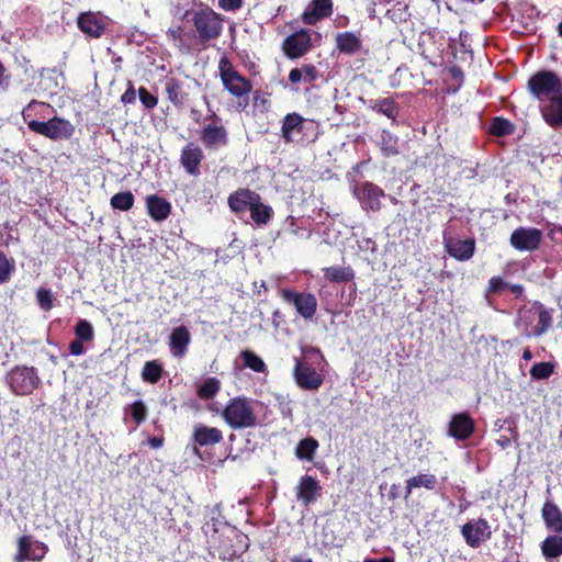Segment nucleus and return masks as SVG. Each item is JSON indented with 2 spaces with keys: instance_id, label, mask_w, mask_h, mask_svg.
<instances>
[{
  "instance_id": "obj_1",
  "label": "nucleus",
  "mask_w": 562,
  "mask_h": 562,
  "mask_svg": "<svg viewBox=\"0 0 562 562\" xmlns=\"http://www.w3.org/2000/svg\"><path fill=\"white\" fill-rule=\"evenodd\" d=\"M553 323V311L539 302L530 306H522L518 311L516 325L522 334L530 337H540L546 334Z\"/></svg>"
},
{
  "instance_id": "obj_2",
  "label": "nucleus",
  "mask_w": 562,
  "mask_h": 562,
  "mask_svg": "<svg viewBox=\"0 0 562 562\" xmlns=\"http://www.w3.org/2000/svg\"><path fill=\"white\" fill-rule=\"evenodd\" d=\"M36 105L44 106L45 103L33 100L22 111V116L32 132L55 140L68 138L72 134L74 128L71 124L68 121L59 117H53L46 122L29 120V117L31 116L30 111L33 106Z\"/></svg>"
},
{
  "instance_id": "obj_3",
  "label": "nucleus",
  "mask_w": 562,
  "mask_h": 562,
  "mask_svg": "<svg viewBox=\"0 0 562 562\" xmlns=\"http://www.w3.org/2000/svg\"><path fill=\"white\" fill-rule=\"evenodd\" d=\"M222 416L233 429L251 428L257 424L251 402L245 397L232 398L225 406Z\"/></svg>"
},
{
  "instance_id": "obj_4",
  "label": "nucleus",
  "mask_w": 562,
  "mask_h": 562,
  "mask_svg": "<svg viewBox=\"0 0 562 562\" xmlns=\"http://www.w3.org/2000/svg\"><path fill=\"white\" fill-rule=\"evenodd\" d=\"M528 90L540 102L554 98L562 93V82L552 71L541 70L531 76L528 80Z\"/></svg>"
},
{
  "instance_id": "obj_5",
  "label": "nucleus",
  "mask_w": 562,
  "mask_h": 562,
  "mask_svg": "<svg viewBox=\"0 0 562 562\" xmlns=\"http://www.w3.org/2000/svg\"><path fill=\"white\" fill-rule=\"evenodd\" d=\"M218 70L224 88L236 98H245L244 106H246L248 94L252 89L250 81L243 77L225 57L220 60Z\"/></svg>"
},
{
  "instance_id": "obj_6",
  "label": "nucleus",
  "mask_w": 562,
  "mask_h": 562,
  "mask_svg": "<svg viewBox=\"0 0 562 562\" xmlns=\"http://www.w3.org/2000/svg\"><path fill=\"white\" fill-rule=\"evenodd\" d=\"M7 383L15 395H29L37 389L41 379L35 368L18 366L7 374Z\"/></svg>"
},
{
  "instance_id": "obj_7",
  "label": "nucleus",
  "mask_w": 562,
  "mask_h": 562,
  "mask_svg": "<svg viewBox=\"0 0 562 562\" xmlns=\"http://www.w3.org/2000/svg\"><path fill=\"white\" fill-rule=\"evenodd\" d=\"M192 21L201 42L217 38L222 33V21L218 14L211 9H202L194 12Z\"/></svg>"
},
{
  "instance_id": "obj_8",
  "label": "nucleus",
  "mask_w": 562,
  "mask_h": 562,
  "mask_svg": "<svg viewBox=\"0 0 562 562\" xmlns=\"http://www.w3.org/2000/svg\"><path fill=\"white\" fill-rule=\"evenodd\" d=\"M461 535L469 547L477 549L491 539L492 530L486 519L477 518L465 522L461 527Z\"/></svg>"
},
{
  "instance_id": "obj_9",
  "label": "nucleus",
  "mask_w": 562,
  "mask_h": 562,
  "mask_svg": "<svg viewBox=\"0 0 562 562\" xmlns=\"http://www.w3.org/2000/svg\"><path fill=\"white\" fill-rule=\"evenodd\" d=\"M200 139L209 149H217L228 144V134L222 120L214 115L200 133Z\"/></svg>"
},
{
  "instance_id": "obj_10",
  "label": "nucleus",
  "mask_w": 562,
  "mask_h": 562,
  "mask_svg": "<svg viewBox=\"0 0 562 562\" xmlns=\"http://www.w3.org/2000/svg\"><path fill=\"white\" fill-rule=\"evenodd\" d=\"M353 195L358 199L361 207L364 211L373 212H376L381 209V200L385 196L382 189L369 181L355 186Z\"/></svg>"
},
{
  "instance_id": "obj_11",
  "label": "nucleus",
  "mask_w": 562,
  "mask_h": 562,
  "mask_svg": "<svg viewBox=\"0 0 562 562\" xmlns=\"http://www.w3.org/2000/svg\"><path fill=\"white\" fill-rule=\"evenodd\" d=\"M542 240V232L535 227H518L509 238L510 246L519 251H533Z\"/></svg>"
},
{
  "instance_id": "obj_12",
  "label": "nucleus",
  "mask_w": 562,
  "mask_h": 562,
  "mask_svg": "<svg viewBox=\"0 0 562 562\" xmlns=\"http://www.w3.org/2000/svg\"><path fill=\"white\" fill-rule=\"evenodd\" d=\"M283 300L294 305L296 312L305 319L312 318L317 310V300L312 293L282 290Z\"/></svg>"
},
{
  "instance_id": "obj_13",
  "label": "nucleus",
  "mask_w": 562,
  "mask_h": 562,
  "mask_svg": "<svg viewBox=\"0 0 562 562\" xmlns=\"http://www.w3.org/2000/svg\"><path fill=\"white\" fill-rule=\"evenodd\" d=\"M293 375L296 384L305 391H316L323 384V376L311 363L296 360Z\"/></svg>"
},
{
  "instance_id": "obj_14",
  "label": "nucleus",
  "mask_w": 562,
  "mask_h": 562,
  "mask_svg": "<svg viewBox=\"0 0 562 562\" xmlns=\"http://www.w3.org/2000/svg\"><path fill=\"white\" fill-rule=\"evenodd\" d=\"M310 125H312V122H308L299 113H289L282 122V137L286 143L300 142Z\"/></svg>"
},
{
  "instance_id": "obj_15",
  "label": "nucleus",
  "mask_w": 562,
  "mask_h": 562,
  "mask_svg": "<svg viewBox=\"0 0 562 562\" xmlns=\"http://www.w3.org/2000/svg\"><path fill=\"white\" fill-rule=\"evenodd\" d=\"M311 34L307 30L297 31L288 36L282 45L284 54L291 58H300L311 48Z\"/></svg>"
},
{
  "instance_id": "obj_16",
  "label": "nucleus",
  "mask_w": 562,
  "mask_h": 562,
  "mask_svg": "<svg viewBox=\"0 0 562 562\" xmlns=\"http://www.w3.org/2000/svg\"><path fill=\"white\" fill-rule=\"evenodd\" d=\"M321 490L322 487L317 479L307 474L303 475L295 487L296 499L303 505L308 506L317 501Z\"/></svg>"
},
{
  "instance_id": "obj_17",
  "label": "nucleus",
  "mask_w": 562,
  "mask_h": 562,
  "mask_svg": "<svg viewBox=\"0 0 562 562\" xmlns=\"http://www.w3.org/2000/svg\"><path fill=\"white\" fill-rule=\"evenodd\" d=\"M191 342V334L184 325L173 328L169 335L168 346L170 355L176 359H182Z\"/></svg>"
},
{
  "instance_id": "obj_18",
  "label": "nucleus",
  "mask_w": 562,
  "mask_h": 562,
  "mask_svg": "<svg viewBox=\"0 0 562 562\" xmlns=\"http://www.w3.org/2000/svg\"><path fill=\"white\" fill-rule=\"evenodd\" d=\"M474 431V422L467 413H458L451 417L448 435L456 440H467Z\"/></svg>"
},
{
  "instance_id": "obj_19",
  "label": "nucleus",
  "mask_w": 562,
  "mask_h": 562,
  "mask_svg": "<svg viewBox=\"0 0 562 562\" xmlns=\"http://www.w3.org/2000/svg\"><path fill=\"white\" fill-rule=\"evenodd\" d=\"M203 159V150L194 143L187 144L180 156V162L184 170L191 176L200 175V164Z\"/></svg>"
},
{
  "instance_id": "obj_20",
  "label": "nucleus",
  "mask_w": 562,
  "mask_h": 562,
  "mask_svg": "<svg viewBox=\"0 0 562 562\" xmlns=\"http://www.w3.org/2000/svg\"><path fill=\"white\" fill-rule=\"evenodd\" d=\"M443 245L447 252L458 260H469L474 254V241L472 239H454L445 233Z\"/></svg>"
},
{
  "instance_id": "obj_21",
  "label": "nucleus",
  "mask_w": 562,
  "mask_h": 562,
  "mask_svg": "<svg viewBox=\"0 0 562 562\" xmlns=\"http://www.w3.org/2000/svg\"><path fill=\"white\" fill-rule=\"evenodd\" d=\"M19 553L15 557L16 562L25 560L41 561L46 554L47 548L42 542H32L26 536L19 539Z\"/></svg>"
},
{
  "instance_id": "obj_22",
  "label": "nucleus",
  "mask_w": 562,
  "mask_h": 562,
  "mask_svg": "<svg viewBox=\"0 0 562 562\" xmlns=\"http://www.w3.org/2000/svg\"><path fill=\"white\" fill-rule=\"evenodd\" d=\"M541 115L553 128H562V92L543 102Z\"/></svg>"
},
{
  "instance_id": "obj_23",
  "label": "nucleus",
  "mask_w": 562,
  "mask_h": 562,
  "mask_svg": "<svg viewBox=\"0 0 562 562\" xmlns=\"http://www.w3.org/2000/svg\"><path fill=\"white\" fill-rule=\"evenodd\" d=\"M77 24L82 33L93 38H99L105 31L103 21L92 12L81 13Z\"/></svg>"
},
{
  "instance_id": "obj_24",
  "label": "nucleus",
  "mask_w": 562,
  "mask_h": 562,
  "mask_svg": "<svg viewBox=\"0 0 562 562\" xmlns=\"http://www.w3.org/2000/svg\"><path fill=\"white\" fill-rule=\"evenodd\" d=\"M254 201H257V193L248 189H243L229 195L228 205L234 213L241 217L244 213L249 211Z\"/></svg>"
},
{
  "instance_id": "obj_25",
  "label": "nucleus",
  "mask_w": 562,
  "mask_h": 562,
  "mask_svg": "<svg viewBox=\"0 0 562 562\" xmlns=\"http://www.w3.org/2000/svg\"><path fill=\"white\" fill-rule=\"evenodd\" d=\"M331 12V0H313L303 13V21L305 24H314L317 20L329 16Z\"/></svg>"
},
{
  "instance_id": "obj_26",
  "label": "nucleus",
  "mask_w": 562,
  "mask_h": 562,
  "mask_svg": "<svg viewBox=\"0 0 562 562\" xmlns=\"http://www.w3.org/2000/svg\"><path fill=\"white\" fill-rule=\"evenodd\" d=\"M192 438L200 446L215 445L222 441L223 434L215 427L198 424L193 428Z\"/></svg>"
},
{
  "instance_id": "obj_27",
  "label": "nucleus",
  "mask_w": 562,
  "mask_h": 562,
  "mask_svg": "<svg viewBox=\"0 0 562 562\" xmlns=\"http://www.w3.org/2000/svg\"><path fill=\"white\" fill-rule=\"evenodd\" d=\"M541 515L549 530L555 533H562V512L554 503L546 502Z\"/></svg>"
},
{
  "instance_id": "obj_28",
  "label": "nucleus",
  "mask_w": 562,
  "mask_h": 562,
  "mask_svg": "<svg viewBox=\"0 0 562 562\" xmlns=\"http://www.w3.org/2000/svg\"><path fill=\"white\" fill-rule=\"evenodd\" d=\"M146 206L149 216L157 222L165 221L171 212V204L157 195H149L146 199Z\"/></svg>"
},
{
  "instance_id": "obj_29",
  "label": "nucleus",
  "mask_w": 562,
  "mask_h": 562,
  "mask_svg": "<svg viewBox=\"0 0 562 562\" xmlns=\"http://www.w3.org/2000/svg\"><path fill=\"white\" fill-rule=\"evenodd\" d=\"M336 47L340 53L353 55L361 48V40L353 32H340L336 35Z\"/></svg>"
},
{
  "instance_id": "obj_30",
  "label": "nucleus",
  "mask_w": 562,
  "mask_h": 562,
  "mask_svg": "<svg viewBox=\"0 0 562 562\" xmlns=\"http://www.w3.org/2000/svg\"><path fill=\"white\" fill-rule=\"evenodd\" d=\"M165 90L170 102L181 108L188 100V93L184 90V82L175 78H169L165 83Z\"/></svg>"
},
{
  "instance_id": "obj_31",
  "label": "nucleus",
  "mask_w": 562,
  "mask_h": 562,
  "mask_svg": "<svg viewBox=\"0 0 562 562\" xmlns=\"http://www.w3.org/2000/svg\"><path fill=\"white\" fill-rule=\"evenodd\" d=\"M376 144L382 155L385 157L398 154V137L386 130H382L376 135Z\"/></svg>"
},
{
  "instance_id": "obj_32",
  "label": "nucleus",
  "mask_w": 562,
  "mask_h": 562,
  "mask_svg": "<svg viewBox=\"0 0 562 562\" xmlns=\"http://www.w3.org/2000/svg\"><path fill=\"white\" fill-rule=\"evenodd\" d=\"M318 77V71L314 65L305 64L300 68H293L289 74V80L292 85L300 82H314Z\"/></svg>"
},
{
  "instance_id": "obj_33",
  "label": "nucleus",
  "mask_w": 562,
  "mask_h": 562,
  "mask_svg": "<svg viewBox=\"0 0 562 562\" xmlns=\"http://www.w3.org/2000/svg\"><path fill=\"white\" fill-rule=\"evenodd\" d=\"M250 217L258 226L266 225L273 215V210L261 202V198L257 194V201H254L249 209Z\"/></svg>"
},
{
  "instance_id": "obj_34",
  "label": "nucleus",
  "mask_w": 562,
  "mask_h": 562,
  "mask_svg": "<svg viewBox=\"0 0 562 562\" xmlns=\"http://www.w3.org/2000/svg\"><path fill=\"white\" fill-rule=\"evenodd\" d=\"M541 552L547 561L562 555V536L560 533L548 536L541 543Z\"/></svg>"
},
{
  "instance_id": "obj_35",
  "label": "nucleus",
  "mask_w": 562,
  "mask_h": 562,
  "mask_svg": "<svg viewBox=\"0 0 562 562\" xmlns=\"http://www.w3.org/2000/svg\"><path fill=\"white\" fill-rule=\"evenodd\" d=\"M319 445L313 437L302 439L295 447V457L302 461H313Z\"/></svg>"
},
{
  "instance_id": "obj_36",
  "label": "nucleus",
  "mask_w": 562,
  "mask_h": 562,
  "mask_svg": "<svg viewBox=\"0 0 562 562\" xmlns=\"http://www.w3.org/2000/svg\"><path fill=\"white\" fill-rule=\"evenodd\" d=\"M436 483L437 479L434 474L415 475L407 480L405 498L412 494L413 488L425 487L427 490H434Z\"/></svg>"
},
{
  "instance_id": "obj_37",
  "label": "nucleus",
  "mask_w": 562,
  "mask_h": 562,
  "mask_svg": "<svg viewBox=\"0 0 562 562\" xmlns=\"http://www.w3.org/2000/svg\"><path fill=\"white\" fill-rule=\"evenodd\" d=\"M353 276V270L350 267H329L325 270L326 279L333 282H346Z\"/></svg>"
},
{
  "instance_id": "obj_38",
  "label": "nucleus",
  "mask_w": 562,
  "mask_h": 562,
  "mask_svg": "<svg viewBox=\"0 0 562 562\" xmlns=\"http://www.w3.org/2000/svg\"><path fill=\"white\" fill-rule=\"evenodd\" d=\"M134 195L131 191L119 192L111 198V206L119 211H128L134 205Z\"/></svg>"
},
{
  "instance_id": "obj_39",
  "label": "nucleus",
  "mask_w": 562,
  "mask_h": 562,
  "mask_svg": "<svg viewBox=\"0 0 562 562\" xmlns=\"http://www.w3.org/2000/svg\"><path fill=\"white\" fill-rule=\"evenodd\" d=\"M162 374V367L158 361H147L144 364L143 371H142V378L144 381L149 382L151 384L157 383Z\"/></svg>"
},
{
  "instance_id": "obj_40",
  "label": "nucleus",
  "mask_w": 562,
  "mask_h": 562,
  "mask_svg": "<svg viewBox=\"0 0 562 562\" xmlns=\"http://www.w3.org/2000/svg\"><path fill=\"white\" fill-rule=\"evenodd\" d=\"M373 110L376 112L387 116L393 122H395L396 116L398 114V106L396 102L390 98H384L375 103Z\"/></svg>"
},
{
  "instance_id": "obj_41",
  "label": "nucleus",
  "mask_w": 562,
  "mask_h": 562,
  "mask_svg": "<svg viewBox=\"0 0 562 562\" xmlns=\"http://www.w3.org/2000/svg\"><path fill=\"white\" fill-rule=\"evenodd\" d=\"M240 356L244 360L245 367L254 370L255 372H259V373L266 372V370H267L266 363L263 362V360L261 358H259L252 351L245 350L240 353Z\"/></svg>"
},
{
  "instance_id": "obj_42",
  "label": "nucleus",
  "mask_w": 562,
  "mask_h": 562,
  "mask_svg": "<svg viewBox=\"0 0 562 562\" xmlns=\"http://www.w3.org/2000/svg\"><path fill=\"white\" fill-rule=\"evenodd\" d=\"M514 128V124L509 120L503 117H494L491 123L490 131L493 135L505 136L512 134Z\"/></svg>"
},
{
  "instance_id": "obj_43",
  "label": "nucleus",
  "mask_w": 562,
  "mask_h": 562,
  "mask_svg": "<svg viewBox=\"0 0 562 562\" xmlns=\"http://www.w3.org/2000/svg\"><path fill=\"white\" fill-rule=\"evenodd\" d=\"M220 391V381L216 378H207L198 389L202 398H212Z\"/></svg>"
},
{
  "instance_id": "obj_44",
  "label": "nucleus",
  "mask_w": 562,
  "mask_h": 562,
  "mask_svg": "<svg viewBox=\"0 0 562 562\" xmlns=\"http://www.w3.org/2000/svg\"><path fill=\"white\" fill-rule=\"evenodd\" d=\"M553 371L554 367L550 362H538L530 369V375L533 380H544L551 376Z\"/></svg>"
},
{
  "instance_id": "obj_45",
  "label": "nucleus",
  "mask_w": 562,
  "mask_h": 562,
  "mask_svg": "<svg viewBox=\"0 0 562 562\" xmlns=\"http://www.w3.org/2000/svg\"><path fill=\"white\" fill-rule=\"evenodd\" d=\"M76 338L82 341H90L93 339L94 331L92 325L86 319H79L75 327Z\"/></svg>"
},
{
  "instance_id": "obj_46",
  "label": "nucleus",
  "mask_w": 562,
  "mask_h": 562,
  "mask_svg": "<svg viewBox=\"0 0 562 562\" xmlns=\"http://www.w3.org/2000/svg\"><path fill=\"white\" fill-rule=\"evenodd\" d=\"M36 300L43 311L53 308V294L49 289L40 288L36 292Z\"/></svg>"
},
{
  "instance_id": "obj_47",
  "label": "nucleus",
  "mask_w": 562,
  "mask_h": 562,
  "mask_svg": "<svg viewBox=\"0 0 562 562\" xmlns=\"http://www.w3.org/2000/svg\"><path fill=\"white\" fill-rule=\"evenodd\" d=\"M13 269L14 263L11 262L2 251H0V283H4L10 279Z\"/></svg>"
},
{
  "instance_id": "obj_48",
  "label": "nucleus",
  "mask_w": 562,
  "mask_h": 562,
  "mask_svg": "<svg viewBox=\"0 0 562 562\" xmlns=\"http://www.w3.org/2000/svg\"><path fill=\"white\" fill-rule=\"evenodd\" d=\"M277 406L283 417H292V401L288 395L279 394L276 396Z\"/></svg>"
},
{
  "instance_id": "obj_49",
  "label": "nucleus",
  "mask_w": 562,
  "mask_h": 562,
  "mask_svg": "<svg viewBox=\"0 0 562 562\" xmlns=\"http://www.w3.org/2000/svg\"><path fill=\"white\" fill-rule=\"evenodd\" d=\"M146 415L147 408L142 401H136L131 405V416L137 424L143 423L146 419Z\"/></svg>"
},
{
  "instance_id": "obj_50",
  "label": "nucleus",
  "mask_w": 562,
  "mask_h": 562,
  "mask_svg": "<svg viewBox=\"0 0 562 562\" xmlns=\"http://www.w3.org/2000/svg\"><path fill=\"white\" fill-rule=\"evenodd\" d=\"M138 95L140 102L144 104L145 108L153 109L157 105V98L149 93L145 88H139Z\"/></svg>"
},
{
  "instance_id": "obj_51",
  "label": "nucleus",
  "mask_w": 562,
  "mask_h": 562,
  "mask_svg": "<svg viewBox=\"0 0 562 562\" xmlns=\"http://www.w3.org/2000/svg\"><path fill=\"white\" fill-rule=\"evenodd\" d=\"M358 250L364 254H374L376 251V244L369 237H363L357 240Z\"/></svg>"
},
{
  "instance_id": "obj_52",
  "label": "nucleus",
  "mask_w": 562,
  "mask_h": 562,
  "mask_svg": "<svg viewBox=\"0 0 562 562\" xmlns=\"http://www.w3.org/2000/svg\"><path fill=\"white\" fill-rule=\"evenodd\" d=\"M508 288V283L501 277H493L488 282L487 291L491 293H499Z\"/></svg>"
},
{
  "instance_id": "obj_53",
  "label": "nucleus",
  "mask_w": 562,
  "mask_h": 562,
  "mask_svg": "<svg viewBox=\"0 0 562 562\" xmlns=\"http://www.w3.org/2000/svg\"><path fill=\"white\" fill-rule=\"evenodd\" d=\"M69 352L71 356H82L86 352L82 340L76 338L69 345Z\"/></svg>"
},
{
  "instance_id": "obj_54",
  "label": "nucleus",
  "mask_w": 562,
  "mask_h": 562,
  "mask_svg": "<svg viewBox=\"0 0 562 562\" xmlns=\"http://www.w3.org/2000/svg\"><path fill=\"white\" fill-rule=\"evenodd\" d=\"M225 11H235L241 7L243 0H218Z\"/></svg>"
},
{
  "instance_id": "obj_55",
  "label": "nucleus",
  "mask_w": 562,
  "mask_h": 562,
  "mask_svg": "<svg viewBox=\"0 0 562 562\" xmlns=\"http://www.w3.org/2000/svg\"><path fill=\"white\" fill-rule=\"evenodd\" d=\"M136 100V91L132 83H130V87L126 89V91L122 94L121 101L124 104H131L134 103Z\"/></svg>"
},
{
  "instance_id": "obj_56",
  "label": "nucleus",
  "mask_w": 562,
  "mask_h": 562,
  "mask_svg": "<svg viewBox=\"0 0 562 562\" xmlns=\"http://www.w3.org/2000/svg\"><path fill=\"white\" fill-rule=\"evenodd\" d=\"M508 289L514 293L516 294L517 296L521 295L524 293V286L520 285V284H509L508 283Z\"/></svg>"
},
{
  "instance_id": "obj_57",
  "label": "nucleus",
  "mask_w": 562,
  "mask_h": 562,
  "mask_svg": "<svg viewBox=\"0 0 562 562\" xmlns=\"http://www.w3.org/2000/svg\"><path fill=\"white\" fill-rule=\"evenodd\" d=\"M363 562H394L392 557H384L382 559L366 558Z\"/></svg>"
},
{
  "instance_id": "obj_58",
  "label": "nucleus",
  "mask_w": 562,
  "mask_h": 562,
  "mask_svg": "<svg viewBox=\"0 0 562 562\" xmlns=\"http://www.w3.org/2000/svg\"><path fill=\"white\" fill-rule=\"evenodd\" d=\"M450 72H451V75H452V77H453L454 79H460V78H462V71H461V69H460V68H458V67H452V68L450 69Z\"/></svg>"
},
{
  "instance_id": "obj_59",
  "label": "nucleus",
  "mask_w": 562,
  "mask_h": 562,
  "mask_svg": "<svg viewBox=\"0 0 562 562\" xmlns=\"http://www.w3.org/2000/svg\"><path fill=\"white\" fill-rule=\"evenodd\" d=\"M290 562H313L312 559L304 558L302 555H294L291 558Z\"/></svg>"
},
{
  "instance_id": "obj_60",
  "label": "nucleus",
  "mask_w": 562,
  "mask_h": 562,
  "mask_svg": "<svg viewBox=\"0 0 562 562\" xmlns=\"http://www.w3.org/2000/svg\"><path fill=\"white\" fill-rule=\"evenodd\" d=\"M149 442L151 447L159 448L162 443V440L158 438H151Z\"/></svg>"
},
{
  "instance_id": "obj_61",
  "label": "nucleus",
  "mask_w": 562,
  "mask_h": 562,
  "mask_svg": "<svg viewBox=\"0 0 562 562\" xmlns=\"http://www.w3.org/2000/svg\"><path fill=\"white\" fill-rule=\"evenodd\" d=\"M522 359L529 361L532 359V353L529 349H525L522 352Z\"/></svg>"
},
{
  "instance_id": "obj_62",
  "label": "nucleus",
  "mask_w": 562,
  "mask_h": 562,
  "mask_svg": "<svg viewBox=\"0 0 562 562\" xmlns=\"http://www.w3.org/2000/svg\"><path fill=\"white\" fill-rule=\"evenodd\" d=\"M558 33L562 37V22L558 25Z\"/></svg>"
},
{
  "instance_id": "obj_63",
  "label": "nucleus",
  "mask_w": 562,
  "mask_h": 562,
  "mask_svg": "<svg viewBox=\"0 0 562 562\" xmlns=\"http://www.w3.org/2000/svg\"><path fill=\"white\" fill-rule=\"evenodd\" d=\"M507 443H508V439L502 440V446L505 447V446H507Z\"/></svg>"
}]
</instances>
